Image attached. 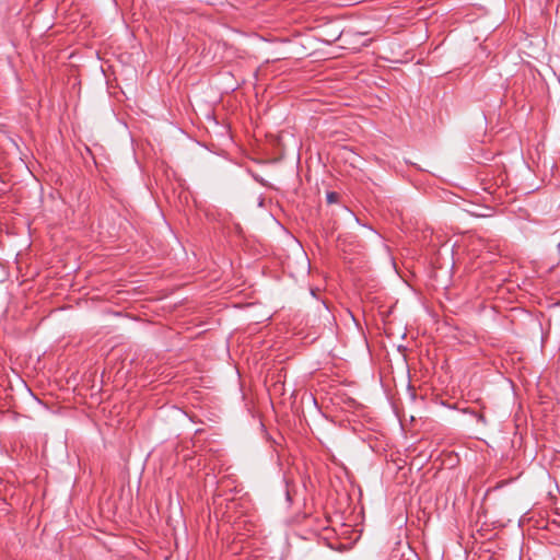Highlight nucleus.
<instances>
[{"label":"nucleus","mask_w":560,"mask_h":560,"mask_svg":"<svg viewBox=\"0 0 560 560\" xmlns=\"http://www.w3.org/2000/svg\"><path fill=\"white\" fill-rule=\"evenodd\" d=\"M336 198H337V195H336L335 192H329V194H327V200H328V202H330V203H331V202H335Z\"/></svg>","instance_id":"1"}]
</instances>
